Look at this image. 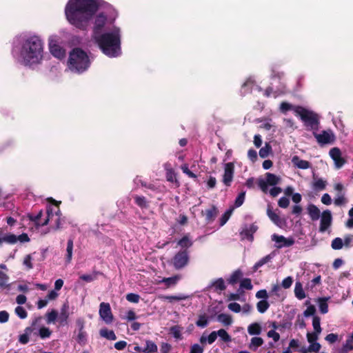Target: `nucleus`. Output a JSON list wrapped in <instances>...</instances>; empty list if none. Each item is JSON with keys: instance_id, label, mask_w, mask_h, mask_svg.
<instances>
[{"instance_id": "obj_48", "label": "nucleus", "mask_w": 353, "mask_h": 353, "mask_svg": "<svg viewBox=\"0 0 353 353\" xmlns=\"http://www.w3.org/2000/svg\"><path fill=\"white\" fill-rule=\"evenodd\" d=\"M51 334L52 331L48 327L45 326L40 327L39 330V335L42 339L49 338Z\"/></svg>"}, {"instance_id": "obj_63", "label": "nucleus", "mask_w": 353, "mask_h": 353, "mask_svg": "<svg viewBox=\"0 0 353 353\" xmlns=\"http://www.w3.org/2000/svg\"><path fill=\"white\" fill-rule=\"evenodd\" d=\"M289 204H290V200L285 196H283V197L280 198L278 201L279 206L282 208H288Z\"/></svg>"}, {"instance_id": "obj_50", "label": "nucleus", "mask_w": 353, "mask_h": 353, "mask_svg": "<svg viewBox=\"0 0 353 353\" xmlns=\"http://www.w3.org/2000/svg\"><path fill=\"white\" fill-rule=\"evenodd\" d=\"M245 192L243 191L240 192L238 196H236L235 201H234V207L239 208L243 205L245 201Z\"/></svg>"}, {"instance_id": "obj_3", "label": "nucleus", "mask_w": 353, "mask_h": 353, "mask_svg": "<svg viewBox=\"0 0 353 353\" xmlns=\"http://www.w3.org/2000/svg\"><path fill=\"white\" fill-rule=\"evenodd\" d=\"M103 54L109 57H116L121 54V31L114 28L110 32H105L94 38Z\"/></svg>"}, {"instance_id": "obj_43", "label": "nucleus", "mask_w": 353, "mask_h": 353, "mask_svg": "<svg viewBox=\"0 0 353 353\" xmlns=\"http://www.w3.org/2000/svg\"><path fill=\"white\" fill-rule=\"evenodd\" d=\"M347 200L345 197V195L343 193H338L337 197L334 199V203L336 206H341L344 205L347 203Z\"/></svg>"}, {"instance_id": "obj_11", "label": "nucleus", "mask_w": 353, "mask_h": 353, "mask_svg": "<svg viewBox=\"0 0 353 353\" xmlns=\"http://www.w3.org/2000/svg\"><path fill=\"white\" fill-rule=\"evenodd\" d=\"M76 325L78 327V334L76 341L79 344L83 345L87 343V333L84 330L85 320L83 318L77 319Z\"/></svg>"}, {"instance_id": "obj_54", "label": "nucleus", "mask_w": 353, "mask_h": 353, "mask_svg": "<svg viewBox=\"0 0 353 353\" xmlns=\"http://www.w3.org/2000/svg\"><path fill=\"white\" fill-rule=\"evenodd\" d=\"M343 240L339 237H336L333 239L331 244V246L334 250H340L343 248Z\"/></svg>"}, {"instance_id": "obj_42", "label": "nucleus", "mask_w": 353, "mask_h": 353, "mask_svg": "<svg viewBox=\"0 0 353 353\" xmlns=\"http://www.w3.org/2000/svg\"><path fill=\"white\" fill-rule=\"evenodd\" d=\"M195 323L197 327L202 328L205 327L208 324L207 316L205 314L199 315V319Z\"/></svg>"}, {"instance_id": "obj_45", "label": "nucleus", "mask_w": 353, "mask_h": 353, "mask_svg": "<svg viewBox=\"0 0 353 353\" xmlns=\"http://www.w3.org/2000/svg\"><path fill=\"white\" fill-rule=\"evenodd\" d=\"M181 330L179 325H174L170 328V332L173 335V336L176 339H181Z\"/></svg>"}, {"instance_id": "obj_16", "label": "nucleus", "mask_w": 353, "mask_h": 353, "mask_svg": "<svg viewBox=\"0 0 353 353\" xmlns=\"http://www.w3.org/2000/svg\"><path fill=\"white\" fill-rule=\"evenodd\" d=\"M69 309L70 306L68 302H65L62 305L60 314L58 316V321L61 326L68 325V319L70 316Z\"/></svg>"}, {"instance_id": "obj_22", "label": "nucleus", "mask_w": 353, "mask_h": 353, "mask_svg": "<svg viewBox=\"0 0 353 353\" xmlns=\"http://www.w3.org/2000/svg\"><path fill=\"white\" fill-rule=\"evenodd\" d=\"M292 162L299 169L306 170L311 167V163L308 161L301 159L298 156L293 157Z\"/></svg>"}, {"instance_id": "obj_49", "label": "nucleus", "mask_w": 353, "mask_h": 353, "mask_svg": "<svg viewBox=\"0 0 353 353\" xmlns=\"http://www.w3.org/2000/svg\"><path fill=\"white\" fill-rule=\"evenodd\" d=\"M216 333L217 336H219L223 341L226 343L231 341V336L225 330L220 329L216 331Z\"/></svg>"}, {"instance_id": "obj_35", "label": "nucleus", "mask_w": 353, "mask_h": 353, "mask_svg": "<svg viewBox=\"0 0 353 353\" xmlns=\"http://www.w3.org/2000/svg\"><path fill=\"white\" fill-rule=\"evenodd\" d=\"M9 281V276L2 271H0V288L1 289H9L10 284L8 283Z\"/></svg>"}, {"instance_id": "obj_1", "label": "nucleus", "mask_w": 353, "mask_h": 353, "mask_svg": "<svg viewBox=\"0 0 353 353\" xmlns=\"http://www.w3.org/2000/svg\"><path fill=\"white\" fill-rule=\"evenodd\" d=\"M99 6V0H69L65 8V14L70 23L77 28L85 30Z\"/></svg>"}, {"instance_id": "obj_6", "label": "nucleus", "mask_w": 353, "mask_h": 353, "mask_svg": "<svg viewBox=\"0 0 353 353\" xmlns=\"http://www.w3.org/2000/svg\"><path fill=\"white\" fill-rule=\"evenodd\" d=\"M188 262L189 254L186 249L178 252L172 259V263L176 270L182 269Z\"/></svg>"}, {"instance_id": "obj_21", "label": "nucleus", "mask_w": 353, "mask_h": 353, "mask_svg": "<svg viewBox=\"0 0 353 353\" xmlns=\"http://www.w3.org/2000/svg\"><path fill=\"white\" fill-rule=\"evenodd\" d=\"M213 288L214 292L223 291L226 289V285L223 279L219 278L213 281L208 287V289Z\"/></svg>"}, {"instance_id": "obj_31", "label": "nucleus", "mask_w": 353, "mask_h": 353, "mask_svg": "<svg viewBox=\"0 0 353 353\" xmlns=\"http://www.w3.org/2000/svg\"><path fill=\"white\" fill-rule=\"evenodd\" d=\"M248 332L250 335H259L261 332V326L258 323H253L248 326Z\"/></svg>"}, {"instance_id": "obj_14", "label": "nucleus", "mask_w": 353, "mask_h": 353, "mask_svg": "<svg viewBox=\"0 0 353 353\" xmlns=\"http://www.w3.org/2000/svg\"><path fill=\"white\" fill-rule=\"evenodd\" d=\"M329 154L337 168H341L345 163L346 161L341 157V152L339 148H332Z\"/></svg>"}, {"instance_id": "obj_46", "label": "nucleus", "mask_w": 353, "mask_h": 353, "mask_svg": "<svg viewBox=\"0 0 353 353\" xmlns=\"http://www.w3.org/2000/svg\"><path fill=\"white\" fill-rule=\"evenodd\" d=\"M272 152V147L269 143H265V146L261 148L259 150V156L265 159L266 158L269 154Z\"/></svg>"}, {"instance_id": "obj_59", "label": "nucleus", "mask_w": 353, "mask_h": 353, "mask_svg": "<svg viewBox=\"0 0 353 353\" xmlns=\"http://www.w3.org/2000/svg\"><path fill=\"white\" fill-rule=\"evenodd\" d=\"M126 299L130 303H137L139 301L140 296L137 294L129 293L126 295Z\"/></svg>"}, {"instance_id": "obj_24", "label": "nucleus", "mask_w": 353, "mask_h": 353, "mask_svg": "<svg viewBox=\"0 0 353 353\" xmlns=\"http://www.w3.org/2000/svg\"><path fill=\"white\" fill-rule=\"evenodd\" d=\"M133 199L135 204L141 209H147L149 208V202L145 196L135 194L133 196Z\"/></svg>"}, {"instance_id": "obj_52", "label": "nucleus", "mask_w": 353, "mask_h": 353, "mask_svg": "<svg viewBox=\"0 0 353 353\" xmlns=\"http://www.w3.org/2000/svg\"><path fill=\"white\" fill-rule=\"evenodd\" d=\"M326 181L323 180L322 179H319L315 181L314 183V188L316 190H323L325 189L326 187Z\"/></svg>"}, {"instance_id": "obj_25", "label": "nucleus", "mask_w": 353, "mask_h": 353, "mask_svg": "<svg viewBox=\"0 0 353 353\" xmlns=\"http://www.w3.org/2000/svg\"><path fill=\"white\" fill-rule=\"evenodd\" d=\"M99 334L101 337L108 340L114 341L117 339V336L113 330H110L106 327L101 328L99 330Z\"/></svg>"}, {"instance_id": "obj_27", "label": "nucleus", "mask_w": 353, "mask_h": 353, "mask_svg": "<svg viewBox=\"0 0 353 353\" xmlns=\"http://www.w3.org/2000/svg\"><path fill=\"white\" fill-rule=\"evenodd\" d=\"M265 177L268 185L272 186L277 185L281 181V178L279 176L270 172H267L265 174Z\"/></svg>"}, {"instance_id": "obj_5", "label": "nucleus", "mask_w": 353, "mask_h": 353, "mask_svg": "<svg viewBox=\"0 0 353 353\" xmlns=\"http://www.w3.org/2000/svg\"><path fill=\"white\" fill-rule=\"evenodd\" d=\"M294 112L296 115L301 117L306 127H309L311 130H314L318 129L319 122L316 114L301 106H296Z\"/></svg>"}, {"instance_id": "obj_26", "label": "nucleus", "mask_w": 353, "mask_h": 353, "mask_svg": "<svg viewBox=\"0 0 353 353\" xmlns=\"http://www.w3.org/2000/svg\"><path fill=\"white\" fill-rule=\"evenodd\" d=\"M243 276V272L241 270L238 269L235 270L228 279V283L231 285L236 284L238 283Z\"/></svg>"}, {"instance_id": "obj_20", "label": "nucleus", "mask_w": 353, "mask_h": 353, "mask_svg": "<svg viewBox=\"0 0 353 353\" xmlns=\"http://www.w3.org/2000/svg\"><path fill=\"white\" fill-rule=\"evenodd\" d=\"M3 243L11 245L16 243V235L10 233L4 234L3 232H0V246H1Z\"/></svg>"}, {"instance_id": "obj_10", "label": "nucleus", "mask_w": 353, "mask_h": 353, "mask_svg": "<svg viewBox=\"0 0 353 353\" xmlns=\"http://www.w3.org/2000/svg\"><path fill=\"white\" fill-rule=\"evenodd\" d=\"M271 239L276 243L275 247L277 249L290 247L295 243L294 239L292 237L285 238L282 235H278L276 234H272Z\"/></svg>"}, {"instance_id": "obj_44", "label": "nucleus", "mask_w": 353, "mask_h": 353, "mask_svg": "<svg viewBox=\"0 0 353 353\" xmlns=\"http://www.w3.org/2000/svg\"><path fill=\"white\" fill-rule=\"evenodd\" d=\"M312 325L314 327V332L318 334H321L322 329L321 327V319L318 316H314L312 319Z\"/></svg>"}, {"instance_id": "obj_38", "label": "nucleus", "mask_w": 353, "mask_h": 353, "mask_svg": "<svg viewBox=\"0 0 353 353\" xmlns=\"http://www.w3.org/2000/svg\"><path fill=\"white\" fill-rule=\"evenodd\" d=\"M177 244L182 248L187 249L192 245V242L189 237L185 235L178 241Z\"/></svg>"}, {"instance_id": "obj_60", "label": "nucleus", "mask_w": 353, "mask_h": 353, "mask_svg": "<svg viewBox=\"0 0 353 353\" xmlns=\"http://www.w3.org/2000/svg\"><path fill=\"white\" fill-rule=\"evenodd\" d=\"M32 257L31 254H28L24 257L23 264L26 267L28 270L33 268V264L32 263Z\"/></svg>"}, {"instance_id": "obj_41", "label": "nucleus", "mask_w": 353, "mask_h": 353, "mask_svg": "<svg viewBox=\"0 0 353 353\" xmlns=\"http://www.w3.org/2000/svg\"><path fill=\"white\" fill-rule=\"evenodd\" d=\"M180 279V276L175 275L174 276L164 278L162 282L164 283L168 287L174 285L176 284L178 281Z\"/></svg>"}, {"instance_id": "obj_40", "label": "nucleus", "mask_w": 353, "mask_h": 353, "mask_svg": "<svg viewBox=\"0 0 353 353\" xmlns=\"http://www.w3.org/2000/svg\"><path fill=\"white\" fill-rule=\"evenodd\" d=\"M43 216V212L42 210H40L36 215H34L33 214H29L28 215V219L34 222L37 225H41V223H42L41 221V218Z\"/></svg>"}, {"instance_id": "obj_64", "label": "nucleus", "mask_w": 353, "mask_h": 353, "mask_svg": "<svg viewBox=\"0 0 353 353\" xmlns=\"http://www.w3.org/2000/svg\"><path fill=\"white\" fill-rule=\"evenodd\" d=\"M203 348L199 344L195 343L191 346L190 353H203Z\"/></svg>"}, {"instance_id": "obj_29", "label": "nucleus", "mask_w": 353, "mask_h": 353, "mask_svg": "<svg viewBox=\"0 0 353 353\" xmlns=\"http://www.w3.org/2000/svg\"><path fill=\"white\" fill-rule=\"evenodd\" d=\"M217 320L225 326H229L232 323V316L224 313L219 314L217 316Z\"/></svg>"}, {"instance_id": "obj_58", "label": "nucleus", "mask_w": 353, "mask_h": 353, "mask_svg": "<svg viewBox=\"0 0 353 353\" xmlns=\"http://www.w3.org/2000/svg\"><path fill=\"white\" fill-rule=\"evenodd\" d=\"M181 170L184 174L188 175L190 178L192 179H196L197 176L194 173H193L188 168V165L187 164H183L181 165Z\"/></svg>"}, {"instance_id": "obj_55", "label": "nucleus", "mask_w": 353, "mask_h": 353, "mask_svg": "<svg viewBox=\"0 0 353 353\" xmlns=\"http://www.w3.org/2000/svg\"><path fill=\"white\" fill-rule=\"evenodd\" d=\"M263 343V340L262 338L261 337H253L252 339H251V343H250V347L252 348V347H254V348H257L260 346H261Z\"/></svg>"}, {"instance_id": "obj_4", "label": "nucleus", "mask_w": 353, "mask_h": 353, "mask_svg": "<svg viewBox=\"0 0 353 353\" xmlns=\"http://www.w3.org/2000/svg\"><path fill=\"white\" fill-rule=\"evenodd\" d=\"M90 65L89 57L81 48H75L70 52L68 67L71 71L82 73L88 70Z\"/></svg>"}, {"instance_id": "obj_12", "label": "nucleus", "mask_w": 353, "mask_h": 353, "mask_svg": "<svg viewBox=\"0 0 353 353\" xmlns=\"http://www.w3.org/2000/svg\"><path fill=\"white\" fill-rule=\"evenodd\" d=\"M332 216L329 210H324L321 215L319 232H325L332 225Z\"/></svg>"}, {"instance_id": "obj_33", "label": "nucleus", "mask_w": 353, "mask_h": 353, "mask_svg": "<svg viewBox=\"0 0 353 353\" xmlns=\"http://www.w3.org/2000/svg\"><path fill=\"white\" fill-rule=\"evenodd\" d=\"M46 323L48 324L54 323L57 319L58 318V312L56 310H52L50 312H48L46 314Z\"/></svg>"}, {"instance_id": "obj_36", "label": "nucleus", "mask_w": 353, "mask_h": 353, "mask_svg": "<svg viewBox=\"0 0 353 353\" xmlns=\"http://www.w3.org/2000/svg\"><path fill=\"white\" fill-rule=\"evenodd\" d=\"M267 214L270 220L274 223L276 225H279L280 223V217L279 216L275 213L271 208L270 206H268L267 209Z\"/></svg>"}, {"instance_id": "obj_30", "label": "nucleus", "mask_w": 353, "mask_h": 353, "mask_svg": "<svg viewBox=\"0 0 353 353\" xmlns=\"http://www.w3.org/2000/svg\"><path fill=\"white\" fill-rule=\"evenodd\" d=\"M294 294L296 297L299 300H302L306 296L302 284L300 282H296L295 284Z\"/></svg>"}, {"instance_id": "obj_2", "label": "nucleus", "mask_w": 353, "mask_h": 353, "mask_svg": "<svg viewBox=\"0 0 353 353\" xmlns=\"http://www.w3.org/2000/svg\"><path fill=\"white\" fill-rule=\"evenodd\" d=\"M20 55L26 65L39 63L43 59V42L36 35L25 39L21 45Z\"/></svg>"}, {"instance_id": "obj_17", "label": "nucleus", "mask_w": 353, "mask_h": 353, "mask_svg": "<svg viewBox=\"0 0 353 353\" xmlns=\"http://www.w3.org/2000/svg\"><path fill=\"white\" fill-rule=\"evenodd\" d=\"M218 213L219 210L214 205H212L210 208L201 212V214L205 216L207 223H212L215 220Z\"/></svg>"}, {"instance_id": "obj_61", "label": "nucleus", "mask_w": 353, "mask_h": 353, "mask_svg": "<svg viewBox=\"0 0 353 353\" xmlns=\"http://www.w3.org/2000/svg\"><path fill=\"white\" fill-rule=\"evenodd\" d=\"M46 213H47V217L43 221V223H41V226H44V225H48L50 218L53 216V210H52V208L51 206H48L47 207Z\"/></svg>"}, {"instance_id": "obj_37", "label": "nucleus", "mask_w": 353, "mask_h": 353, "mask_svg": "<svg viewBox=\"0 0 353 353\" xmlns=\"http://www.w3.org/2000/svg\"><path fill=\"white\" fill-rule=\"evenodd\" d=\"M272 259V256L271 254H268L262 259H261L259 261H257L254 267V271L257 270L259 268L265 265V263H268L271 259Z\"/></svg>"}, {"instance_id": "obj_13", "label": "nucleus", "mask_w": 353, "mask_h": 353, "mask_svg": "<svg viewBox=\"0 0 353 353\" xmlns=\"http://www.w3.org/2000/svg\"><path fill=\"white\" fill-rule=\"evenodd\" d=\"M234 172V165L233 163H227L224 167V174L223 175L222 181L228 187L231 185L233 180Z\"/></svg>"}, {"instance_id": "obj_56", "label": "nucleus", "mask_w": 353, "mask_h": 353, "mask_svg": "<svg viewBox=\"0 0 353 353\" xmlns=\"http://www.w3.org/2000/svg\"><path fill=\"white\" fill-rule=\"evenodd\" d=\"M321 347V346L319 343L314 342V343H310V345L307 348V351H309L310 352L317 353L320 351Z\"/></svg>"}, {"instance_id": "obj_18", "label": "nucleus", "mask_w": 353, "mask_h": 353, "mask_svg": "<svg viewBox=\"0 0 353 353\" xmlns=\"http://www.w3.org/2000/svg\"><path fill=\"white\" fill-rule=\"evenodd\" d=\"M164 168L165 170V177L168 181L171 183H176L179 185V181L176 178V173L172 168L170 163H166L164 164Z\"/></svg>"}, {"instance_id": "obj_62", "label": "nucleus", "mask_w": 353, "mask_h": 353, "mask_svg": "<svg viewBox=\"0 0 353 353\" xmlns=\"http://www.w3.org/2000/svg\"><path fill=\"white\" fill-rule=\"evenodd\" d=\"M319 334L316 333V332H308L307 334V340L308 341V343H314V342H316V341L318 340L319 339Z\"/></svg>"}, {"instance_id": "obj_32", "label": "nucleus", "mask_w": 353, "mask_h": 353, "mask_svg": "<svg viewBox=\"0 0 353 353\" xmlns=\"http://www.w3.org/2000/svg\"><path fill=\"white\" fill-rule=\"evenodd\" d=\"M72 250H73V239H69L67 242V248H66V257L65 261L66 263H70L72 257Z\"/></svg>"}, {"instance_id": "obj_9", "label": "nucleus", "mask_w": 353, "mask_h": 353, "mask_svg": "<svg viewBox=\"0 0 353 353\" xmlns=\"http://www.w3.org/2000/svg\"><path fill=\"white\" fill-rule=\"evenodd\" d=\"M313 135L321 145L332 143L335 141V136L330 130H323L321 134L314 132Z\"/></svg>"}, {"instance_id": "obj_28", "label": "nucleus", "mask_w": 353, "mask_h": 353, "mask_svg": "<svg viewBox=\"0 0 353 353\" xmlns=\"http://www.w3.org/2000/svg\"><path fill=\"white\" fill-rule=\"evenodd\" d=\"M157 345L150 340H147L145 342V347L142 350L144 353H155L157 352Z\"/></svg>"}, {"instance_id": "obj_15", "label": "nucleus", "mask_w": 353, "mask_h": 353, "mask_svg": "<svg viewBox=\"0 0 353 353\" xmlns=\"http://www.w3.org/2000/svg\"><path fill=\"white\" fill-rule=\"evenodd\" d=\"M258 226L255 224H251L249 227L245 226L241 232L240 236L242 240L247 239L250 242L254 240V234L257 231Z\"/></svg>"}, {"instance_id": "obj_7", "label": "nucleus", "mask_w": 353, "mask_h": 353, "mask_svg": "<svg viewBox=\"0 0 353 353\" xmlns=\"http://www.w3.org/2000/svg\"><path fill=\"white\" fill-rule=\"evenodd\" d=\"M107 21V16L103 12H101L95 17L92 29L94 39L97 36L101 35L103 34L102 32L104 30Z\"/></svg>"}, {"instance_id": "obj_39", "label": "nucleus", "mask_w": 353, "mask_h": 353, "mask_svg": "<svg viewBox=\"0 0 353 353\" xmlns=\"http://www.w3.org/2000/svg\"><path fill=\"white\" fill-rule=\"evenodd\" d=\"M270 307V304L266 300H261L259 301L256 304V308L259 312L264 313Z\"/></svg>"}, {"instance_id": "obj_53", "label": "nucleus", "mask_w": 353, "mask_h": 353, "mask_svg": "<svg viewBox=\"0 0 353 353\" xmlns=\"http://www.w3.org/2000/svg\"><path fill=\"white\" fill-rule=\"evenodd\" d=\"M240 288L248 290H252L253 285L251 279L248 278L243 279L240 283Z\"/></svg>"}, {"instance_id": "obj_19", "label": "nucleus", "mask_w": 353, "mask_h": 353, "mask_svg": "<svg viewBox=\"0 0 353 353\" xmlns=\"http://www.w3.org/2000/svg\"><path fill=\"white\" fill-rule=\"evenodd\" d=\"M307 211L312 221H317L321 216V211L314 204H309Z\"/></svg>"}, {"instance_id": "obj_34", "label": "nucleus", "mask_w": 353, "mask_h": 353, "mask_svg": "<svg viewBox=\"0 0 353 353\" xmlns=\"http://www.w3.org/2000/svg\"><path fill=\"white\" fill-rule=\"evenodd\" d=\"M328 299L325 297L319 299V310L323 314L328 312V304L327 303Z\"/></svg>"}, {"instance_id": "obj_57", "label": "nucleus", "mask_w": 353, "mask_h": 353, "mask_svg": "<svg viewBox=\"0 0 353 353\" xmlns=\"http://www.w3.org/2000/svg\"><path fill=\"white\" fill-rule=\"evenodd\" d=\"M295 108L292 104L285 101L282 102L280 105V110L283 113L292 110H294Z\"/></svg>"}, {"instance_id": "obj_47", "label": "nucleus", "mask_w": 353, "mask_h": 353, "mask_svg": "<svg viewBox=\"0 0 353 353\" xmlns=\"http://www.w3.org/2000/svg\"><path fill=\"white\" fill-rule=\"evenodd\" d=\"M233 212V208H230L227 210L224 214L221 216L220 219V225L223 226L224 225L227 221L229 220L230 217L231 216Z\"/></svg>"}, {"instance_id": "obj_23", "label": "nucleus", "mask_w": 353, "mask_h": 353, "mask_svg": "<svg viewBox=\"0 0 353 353\" xmlns=\"http://www.w3.org/2000/svg\"><path fill=\"white\" fill-rule=\"evenodd\" d=\"M50 50L52 54L58 59H62L65 55V50H63L61 46L57 44L50 45Z\"/></svg>"}, {"instance_id": "obj_51", "label": "nucleus", "mask_w": 353, "mask_h": 353, "mask_svg": "<svg viewBox=\"0 0 353 353\" xmlns=\"http://www.w3.org/2000/svg\"><path fill=\"white\" fill-rule=\"evenodd\" d=\"M14 312L21 319H24L28 316L27 311L22 306L16 307Z\"/></svg>"}, {"instance_id": "obj_8", "label": "nucleus", "mask_w": 353, "mask_h": 353, "mask_svg": "<svg viewBox=\"0 0 353 353\" xmlns=\"http://www.w3.org/2000/svg\"><path fill=\"white\" fill-rule=\"evenodd\" d=\"M99 314L101 319L106 324H111L113 322L114 316L108 303L102 302L100 303Z\"/></svg>"}]
</instances>
